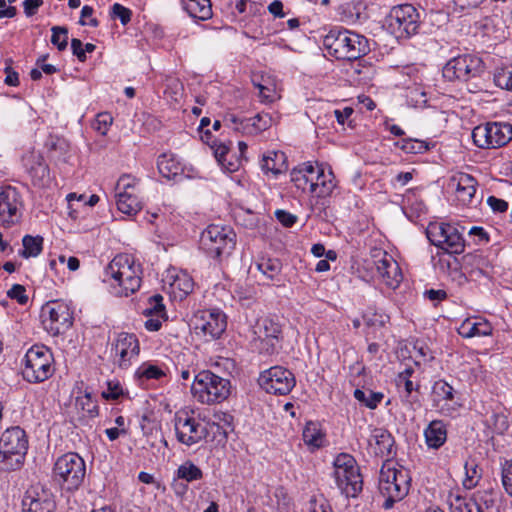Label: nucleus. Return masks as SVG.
Returning a JSON list of instances; mask_svg holds the SVG:
<instances>
[{
    "label": "nucleus",
    "instance_id": "nucleus-21",
    "mask_svg": "<svg viewBox=\"0 0 512 512\" xmlns=\"http://www.w3.org/2000/svg\"><path fill=\"white\" fill-rule=\"evenodd\" d=\"M1 453H21L26 454L28 450V440L25 431L19 426L5 430L0 438Z\"/></svg>",
    "mask_w": 512,
    "mask_h": 512
},
{
    "label": "nucleus",
    "instance_id": "nucleus-18",
    "mask_svg": "<svg viewBox=\"0 0 512 512\" xmlns=\"http://www.w3.org/2000/svg\"><path fill=\"white\" fill-rule=\"evenodd\" d=\"M194 328L211 339L219 338L226 329V317L219 310L202 311L195 316Z\"/></svg>",
    "mask_w": 512,
    "mask_h": 512
},
{
    "label": "nucleus",
    "instance_id": "nucleus-64",
    "mask_svg": "<svg viewBox=\"0 0 512 512\" xmlns=\"http://www.w3.org/2000/svg\"><path fill=\"white\" fill-rule=\"evenodd\" d=\"M502 483L506 492L512 496V461L503 469Z\"/></svg>",
    "mask_w": 512,
    "mask_h": 512
},
{
    "label": "nucleus",
    "instance_id": "nucleus-4",
    "mask_svg": "<svg viewBox=\"0 0 512 512\" xmlns=\"http://www.w3.org/2000/svg\"><path fill=\"white\" fill-rule=\"evenodd\" d=\"M408 490V481L403 471L397 470L390 461L384 462L379 473V491L386 498L383 508H392L395 502L407 495Z\"/></svg>",
    "mask_w": 512,
    "mask_h": 512
},
{
    "label": "nucleus",
    "instance_id": "nucleus-12",
    "mask_svg": "<svg viewBox=\"0 0 512 512\" xmlns=\"http://www.w3.org/2000/svg\"><path fill=\"white\" fill-rule=\"evenodd\" d=\"M253 342L260 353L271 355L280 348L282 327L272 318H259L252 327Z\"/></svg>",
    "mask_w": 512,
    "mask_h": 512
},
{
    "label": "nucleus",
    "instance_id": "nucleus-37",
    "mask_svg": "<svg viewBox=\"0 0 512 512\" xmlns=\"http://www.w3.org/2000/svg\"><path fill=\"white\" fill-rule=\"evenodd\" d=\"M23 250L20 255L24 258L36 257L43 249V238L41 236L25 235L22 239Z\"/></svg>",
    "mask_w": 512,
    "mask_h": 512
},
{
    "label": "nucleus",
    "instance_id": "nucleus-23",
    "mask_svg": "<svg viewBox=\"0 0 512 512\" xmlns=\"http://www.w3.org/2000/svg\"><path fill=\"white\" fill-rule=\"evenodd\" d=\"M24 512H54L55 501L50 493L27 491L22 501Z\"/></svg>",
    "mask_w": 512,
    "mask_h": 512
},
{
    "label": "nucleus",
    "instance_id": "nucleus-63",
    "mask_svg": "<svg viewBox=\"0 0 512 512\" xmlns=\"http://www.w3.org/2000/svg\"><path fill=\"white\" fill-rule=\"evenodd\" d=\"M457 198L463 204H470L476 193V188H456Z\"/></svg>",
    "mask_w": 512,
    "mask_h": 512
},
{
    "label": "nucleus",
    "instance_id": "nucleus-28",
    "mask_svg": "<svg viewBox=\"0 0 512 512\" xmlns=\"http://www.w3.org/2000/svg\"><path fill=\"white\" fill-rule=\"evenodd\" d=\"M273 119L267 113H258L251 118H243L240 122V127H235V130L244 134H258L269 129L272 125Z\"/></svg>",
    "mask_w": 512,
    "mask_h": 512
},
{
    "label": "nucleus",
    "instance_id": "nucleus-14",
    "mask_svg": "<svg viewBox=\"0 0 512 512\" xmlns=\"http://www.w3.org/2000/svg\"><path fill=\"white\" fill-rule=\"evenodd\" d=\"M258 382L267 393L275 395H286L295 386L292 372L281 366H274L263 371Z\"/></svg>",
    "mask_w": 512,
    "mask_h": 512
},
{
    "label": "nucleus",
    "instance_id": "nucleus-29",
    "mask_svg": "<svg viewBox=\"0 0 512 512\" xmlns=\"http://www.w3.org/2000/svg\"><path fill=\"white\" fill-rule=\"evenodd\" d=\"M315 172H317V166L311 162L302 163L291 171V181L298 189L305 191L313 183Z\"/></svg>",
    "mask_w": 512,
    "mask_h": 512
},
{
    "label": "nucleus",
    "instance_id": "nucleus-50",
    "mask_svg": "<svg viewBox=\"0 0 512 512\" xmlns=\"http://www.w3.org/2000/svg\"><path fill=\"white\" fill-rule=\"evenodd\" d=\"M450 183L455 186V188H476L477 186L476 179L471 175L463 172L454 175L451 178Z\"/></svg>",
    "mask_w": 512,
    "mask_h": 512
},
{
    "label": "nucleus",
    "instance_id": "nucleus-44",
    "mask_svg": "<svg viewBox=\"0 0 512 512\" xmlns=\"http://www.w3.org/2000/svg\"><path fill=\"white\" fill-rule=\"evenodd\" d=\"M163 297L160 294H155L149 298L148 307H146L143 310V314L146 317H162L163 319H166V311L165 306L162 303Z\"/></svg>",
    "mask_w": 512,
    "mask_h": 512
},
{
    "label": "nucleus",
    "instance_id": "nucleus-57",
    "mask_svg": "<svg viewBox=\"0 0 512 512\" xmlns=\"http://www.w3.org/2000/svg\"><path fill=\"white\" fill-rule=\"evenodd\" d=\"M388 316L379 314L377 312H365L363 320L367 326H384Z\"/></svg>",
    "mask_w": 512,
    "mask_h": 512
},
{
    "label": "nucleus",
    "instance_id": "nucleus-53",
    "mask_svg": "<svg viewBox=\"0 0 512 512\" xmlns=\"http://www.w3.org/2000/svg\"><path fill=\"white\" fill-rule=\"evenodd\" d=\"M459 263L456 257H439L438 261L435 263L436 269H438L441 273L452 275L453 268L458 267Z\"/></svg>",
    "mask_w": 512,
    "mask_h": 512
},
{
    "label": "nucleus",
    "instance_id": "nucleus-52",
    "mask_svg": "<svg viewBox=\"0 0 512 512\" xmlns=\"http://www.w3.org/2000/svg\"><path fill=\"white\" fill-rule=\"evenodd\" d=\"M113 118L109 113H99L93 124L94 129L101 135H106Z\"/></svg>",
    "mask_w": 512,
    "mask_h": 512
},
{
    "label": "nucleus",
    "instance_id": "nucleus-15",
    "mask_svg": "<svg viewBox=\"0 0 512 512\" xmlns=\"http://www.w3.org/2000/svg\"><path fill=\"white\" fill-rule=\"evenodd\" d=\"M23 202L19 191L12 186L0 187V225L11 227L19 222Z\"/></svg>",
    "mask_w": 512,
    "mask_h": 512
},
{
    "label": "nucleus",
    "instance_id": "nucleus-34",
    "mask_svg": "<svg viewBox=\"0 0 512 512\" xmlns=\"http://www.w3.org/2000/svg\"><path fill=\"white\" fill-rule=\"evenodd\" d=\"M458 333L464 338L488 336L492 333V327L488 322H472L467 319L458 328Z\"/></svg>",
    "mask_w": 512,
    "mask_h": 512
},
{
    "label": "nucleus",
    "instance_id": "nucleus-24",
    "mask_svg": "<svg viewBox=\"0 0 512 512\" xmlns=\"http://www.w3.org/2000/svg\"><path fill=\"white\" fill-rule=\"evenodd\" d=\"M376 270L383 282L390 288H397L402 281V273L397 262L387 253L377 261Z\"/></svg>",
    "mask_w": 512,
    "mask_h": 512
},
{
    "label": "nucleus",
    "instance_id": "nucleus-35",
    "mask_svg": "<svg viewBox=\"0 0 512 512\" xmlns=\"http://www.w3.org/2000/svg\"><path fill=\"white\" fill-rule=\"evenodd\" d=\"M157 166L159 173L169 180L180 175L182 172L180 163L173 157V155L162 154L159 156Z\"/></svg>",
    "mask_w": 512,
    "mask_h": 512
},
{
    "label": "nucleus",
    "instance_id": "nucleus-25",
    "mask_svg": "<svg viewBox=\"0 0 512 512\" xmlns=\"http://www.w3.org/2000/svg\"><path fill=\"white\" fill-rule=\"evenodd\" d=\"M164 282L169 284L172 293L179 299L185 298L194 289L192 277L184 271L169 270Z\"/></svg>",
    "mask_w": 512,
    "mask_h": 512
},
{
    "label": "nucleus",
    "instance_id": "nucleus-1",
    "mask_svg": "<svg viewBox=\"0 0 512 512\" xmlns=\"http://www.w3.org/2000/svg\"><path fill=\"white\" fill-rule=\"evenodd\" d=\"M138 272L139 268L135 267L133 259L127 254H120L106 267L104 282L110 283L117 295L128 296L140 288L141 278Z\"/></svg>",
    "mask_w": 512,
    "mask_h": 512
},
{
    "label": "nucleus",
    "instance_id": "nucleus-56",
    "mask_svg": "<svg viewBox=\"0 0 512 512\" xmlns=\"http://www.w3.org/2000/svg\"><path fill=\"white\" fill-rule=\"evenodd\" d=\"M7 296L11 299H15L21 305H25L28 302L26 289L20 284H14L11 289L8 290Z\"/></svg>",
    "mask_w": 512,
    "mask_h": 512
},
{
    "label": "nucleus",
    "instance_id": "nucleus-41",
    "mask_svg": "<svg viewBox=\"0 0 512 512\" xmlns=\"http://www.w3.org/2000/svg\"><path fill=\"white\" fill-rule=\"evenodd\" d=\"M177 477L178 479H182L187 482H192L202 479L203 472L192 461L188 460L178 467Z\"/></svg>",
    "mask_w": 512,
    "mask_h": 512
},
{
    "label": "nucleus",
    "instance_id": "nucleus-3",
    "mask_svg": "<svg viewBox=\"0 0 512 512\" xmlns=\"http://www.w3.org/2000/svg\"><path fill=\"white\" fill-rule=\"evenodd\" d=\"M231 384L210 371H201L193 381L191 391L195 398L203 404L220 403L230 395Z\"/></svg>",
    "mask_w": 512,
    "mask_h": 512
},
{
    "label": "nucleus",
    "instance_id": "nucleus-49",
    "mask_svg": "<svg viewBox=\"0 0 512 512\" xmlns=\"http://www.w3.org/2000/svg\"><path fill=\"white\" fill-rule=\"evenodd\" d=\"M136 375L140 379H159L165 374L163 370L155 365L144 364L137 369Z\"/></svg>",
    "mask_w": 512,
    "mask_h": 512
},
{
    "label": "nucleus",
    "instance_id": "nucleus-54",
    "mask_svg": "<svg viewBox=\"0 0 512 512\" xmlns=\"http://www.w3.org/2000/svg\"><path fill=\"white\" fill-rule=\"evenodd\" d=\"M229 152V147L226 145V144H223V143H220L219 145H217L215 148H214V154H215V157L217 159V161L223 166L225 167L228 171L232 172V171H235L236 170V166L229 162L227 165H226V155L228 154Z\"/></svg>",
    "mask_w": 512,
    "mask_h": 512
},
{
    "label": "nucleus",
    "instance_id": "nucleus-16",
    "mask_svg": "<svg viewBox=\"0 0 512 512\" xmlns=\"http://www.w3.org/2000/svg\"><path fill=\"white\" fill-rule=\"evenodd\" d=\"M174 427L177 440L186 446L198 444L208 436L207 425L194 417L177 416Z\"/></svg>",
    "mask_w": 512,
    "mask_h": 512
},
{
    "label": "nucleus",
    "instance_id": "nucleus-38",
    "mask_svg": "<svg viewBox=\"0 0 512 512\" xmlns=\"http://www.w3.org/2000/svg\"><path fill=\"white\" fill-rule=\"evenodd\" d=\"M257 269L269 280H275L280 275L282 264L276 258H262L257 263Z\"/></svg>",
    "mask_w": 512,
    "mask_h": 512
},
{
    "label": "nucleus",
    "instance_id": "nucleus-30",
    "mask_svg": "<svg viewBox=\"0 0 512 512\" xmlns=\"http://www.w3.org/2000/svg\"><path fill=\"white\" fill-rule=\"evenodd\" d=\"M482 512H499V493L494 489L479 490L471 497Z\"/></svg>",
    "mask_w": 512,
    "mask_h": 512
},
{
    "label": "nucleus",
    "instance_id": "nucleus-26",
    "mask_svg": "<svg viewBox=\"0 0 512 512\" xmlns=\"http://www.w3.org/2000/svg\"><path fill=\"white\" fill-rule=\"evenodd\" d=\"M317 172L314 176L316 181L310 184V192L315 193L318 197L325 198L330 196L336 187L335 176L331 170L325 172L324 167L321 164L316 163Z\"/></svg>",
    "mask_w": 512,
    "mask_h": 512
},
{
    "label": "nucleus",
    "instance_id": "nucleus-22",
    "mask_svg": "<svg viewBox=\"0 0 512 512\" xmlns=\"http://www.w3.org/2000/svg\"><path fill=\"white\" fill-rule=\"evenodd\" d=\"M23 165L31 176L34 185H45L49 180V168L38 152H29L23 157Z\"/></svg>",
    "mask_w": 512,
    "mask_h": 512
},
{
    "label": "nucleus",
    "instance_id": "nucleus-17",
    "mask_svg": "<svg viewBox=\"0 0 512 512\" xmlns=\"http://www.w3.org/2000/svg\"><path fill=\"white\" fill-rule=\"evenodd\" d=\"M389 25L401 36H411L419 27V14L411 4L393 7L389 14Z\"/></svg>",
    "mask_w": 512,
    "mask_h": 512
},
{
    "label": "nucleus",
    "instance_id": "nucleus-45",
    "mask_svg": "<svg viewBox=\"0 0 512 512\" xmlns=\"http://www.w3.org/2000/svg\"><path fill=\"white\" fill-rule=\"evenodd\" d=\"M464 468H465V478L463 480V486L466 489H472L477 485L478 480L481 477L480 472H479V467L474 462H471V463L466 462Z\"/></svg>",
    "mask_w": 512,
    "mask_h": 512
},
{
    "label": "nucleus",
    "instance_id": "nucleus-59",
    "mask_svg": "<svg viewBox=\"0 0 512 512\" xmlns=\"http://www.w3.org/2000/svg\"><path fill=\"white\" fill-rule=\"evenodd\" d=\"M253 84L255 87L259 89V97L263 101L272 102L275 98V89L273 87H269L267 85L261 84L256 82L255 79H253Z\"/></svg>",
    "mask_w": 512,
    "mask_h": 512
},
{
    "label": "nucleus",
    "instance_id": "nucleus-48",
    "mask_svg": "<svg viewBox=\"0 0 512 512\" xmlns=\"http://www.w3.org/2000/svg\"><path fill=\"white\" fill-rule=\"evenodd\" d=\"M52 37L51 42L57 46L58 50L63 51L68 44V29L62 26H53L51 28Z\"/></svg>",
    "mask_w": 512,
    "mask_h": 512
},
{
    "label": "nucleus",
    "instance_id": "nucleus-7",
    "mask_svg": "<svg viewBox=\"0 0 512 512\" xmlns=\"http://www.w3.org/2000/svg\"><path fill=\"white\" fill-rule=\"evenodd\" d=\"M334 477L338 488L346 497H356L361 491L363 480L355 459L349 454H340L334 461Z\"/></svg>",
    "mask_w": 512,
    "mask_h": 512
},
{
    "label": "nucleus",
    "instance_id": "nucleus-39",
    "mask_svg": "<svg viewBox=\"0 0 512 512\" xmlns=\"http://www.w3.org/2000/svg\"><path fill=\"white\" fill-rule=\"evenodd\" d=\"M354 397L365 407L369 409H376L378 404L383 400L384 394L381 392H374L370 389H356L354 391Z\"/></svg>",
    "mask_w": 512,
    "mask_h": 512
},
{
    "label": "nucleus",
    "instance_id": "nucleus-19",
    "mask_svg": "<svg viewBox=\"0 0 512 512\" xmlns=\"http://www.w3.org/2000/svg\"><path fill=\"white\" fill-rule=\"evenodd\" d=\"M461 269L467 273L471 281H476L482 277H489L492 266L483 252L477 250L462 257Z\"/></svg>",
    "mask_w": 512,
    "mask_h": 512
},
{
    "label": "nucleus",
    "instance_id": "nucleus-6",
    "mask_svg": "<svg viewBox=\"0 0 512 512\" xmlns=\"http://www.w3.org/2000/svg\"><path fill=\"white\" fill-rule=\"evenodd\" d=\"M86 473L84 460L76 453H67L57 459L53 468L54 480L67 491L82 484Z\"/></svg>",
    "mask_w": 512,
    "mask_h": 512
},
{
    "label": "nucleus",
    "instance_id": "nucleus-42",
    "mask_svg": "<svg viewBox=\"0 0 512 512\" xmlns=\"http://www.w3.org/2000/svg\"><path fill=\"white\" fill-rule=\"evenodd\" d=\"M303 440L307 445L314 448H319L322 445L323 434L316 423L309 422L306 424L303 430Z\"/></svg>",
    "mask_w": 512,
    "mask_h": 512
},
{
    "label": "nucleus",
    "instance_id": "nucleus-47",
    "mask_svg": "<svg viewBox=\"0 0 512 512\" xmlns=\"http://www.w3.org/2000/svg\"><path fill=\"white\" fill-rule=\"evenodd\" d=\"M433 394L440 400L452 401L454 389L444 380H438L433 385Z\"/></svg>",
    "mask_w": 512,
    "mask_h": 512
},
{
    "label": "nucleus",
    "instance_id": "nucleus-46",
    "mask_svg": "<svg viewBox=\"0 0 512 512\" xmlns=\"http://www.w3.org/2000/svg\"><path fill=\"white\" fill-rule=\"evenodd\" d=\"M511 77H512L511 66L497 68L494 73V82H495L496 86L500 87L501 89H506V90L512 91Z\"/></svg>",
    "mask_w": 512,
    "mask_h": 512
},
{
    "label": "nucleus",
    "instance_id": "nucleus-40",
    "mask_svg": "<svg viewBox=\"0 0 512 512\" xmlns=\"http://www.w3.org/2000/svg\"><path fill=\"white\" fill-rule=\"evenodd\" d=\"M219 422L213 421L204 423L208 427V434L213 433L214 437L216 435H222L223 438H227L228 431H232V419L233 417L228 414H223L222 416H218Z\"/></svg>",
    "mask_w": 512,
    "mask_h": 512
},
{
    "label": "nucleus",
    "instance_id": "nucleus-2",
    "mask_svg": "<svg viewBox=\"0 0 512 512\" xmlns=\"http://www.w3.org/2000/svg\"><path fill=\"white\" fill-rule=\"evenodd\" d=\"M323 45L337 59L356 60L370 51L367 38L349 30H330Z\"/></svg>",
    "mask_w": 512,
    "mask_h": 512
},
{
    "label": "nucleus",
    "instance_id": "nucleus-10",
    "mask_svg": "<svg viewBox=\"0 0 512 512\" xmlns=\"http://www.w3.org/2000/svg\"><path fill=\"white\" fill-rule=\"evenodd\" d=\"M426 235L431 244L442 249L444 254H461L465 241L459 230L448 223H430Z\"/></svg>",
    "mask_w": 512,
    "mask_h": 512
},
{
    "label": "nucleus",
    "instance_id": "nucleus-31",
    "mask_svg": "<svg viewBox=\"0 0 512 512\" xmlns=\"http://www.w3.org/2000/svg\"><path fill=\"white\" fill-rule=\"evenodd\" d=\"M261 168L265 173L271 172L274 175L286 170V156L281 151H269L263 155Z\"/></svg>",
    "mask_w": 512,
    "mask_h": 512
},
{
    "label": "nucleus",
    "instance_id": "nucleus-27",
    "mask_svg": "<svg viewBox=\"0 0 512 512\" xmlns=\"http://www.w3.org/2000/svg\"><path fill=\"white\" fill-rule=\"evenodd\" d=\"M428 448L439 449L447 440V425L442 420H433L424 430Z\"/></svg>",
    "mask_w": 512,
    "mask_h": 512
},
{
    "label": "nucleus",
    "instance_id": "nucleus-43",
    "mask_svg": "<svg viewBox=\"0 0 512 512\" xmlns=\"http://www.w3.org/2000/svg\"><path fill=\"white\" fill-rule=\"evenodd\" d=\"M451 512H482L474 503L473 499L455 496L450 501Z\"/></svg>",
    "mask_w": 512,
    "mask_h": 512
},
{
    "label": "nucleus",
    "instance_id": "nucleus-51",
    "mask_svg": "<svg viewBox=\"0 0 512 512\" xmlns=\"http://www.w3.org/2000/svg\"><path fill=\"white\" fill-rule=\"evenodd\" d=\"M136 185V179L130 175H122L115 186L116 196L124 195V193H131L130 190L134 189Z\"/></svg>",
    "mask_w": 512,
    "mask_h": 512
},
{
    "label": "nucleus",
    "instance_id": "nucleus-62",
    "mask_svg": "<svg viewBox=\"0 0 512 512\" xmlns=\"http://www.w3.org/2000/svg\"><path fill=\"white\" fill-rule=\"evenodd\" d=\"M12 63V59L6 60V67L4 69V72L6 73V78L4 80L5 84L9 86H18L19 85V76L18 73L15 72L10 64Z\"/></svg>",
    "mask_w": 512,
    "mask_h": 512
},
{
    "label": "nucleus",
    "instance_id": "nucleus-8",
    "mask_svg": "<svg viewBox=\"0 0 512 512\" xmlns=\"http://www.w3.org/2000/svg\"><path fill=\"white\" fill-rule=\"evenodd\" d=\"M52 362V353L47 347H31L25 355L24 379L33 383L45 381L53 374Z\"/></svg>",
    "mask_w": 512,
    "mask_h": 512
},
{
    "label": "nucleus",
    "instance_id": "nucleus-55",
    "mask_svg": "<svg viewBox=\"0 0 512 512\" xmlns=\"http://www.w3.org/2000/svg\"><path fill=\"white\" fill-rule=\"evenodd\" d=\"M131 16V10L119 3H115L111 8V17L119 18L123 25H126L130 22Z\"/></svg>",
    "mask_w": 512,
    "mask_h": 512
},
{
    "label": "nucleus",
    "instance_id": "nucleus-61",
    "mask_svg": "<svg viewBox=\"0 0 512 512\" xmlns=\"http://www.w3.org/2000/svg\"><path fill=\"white\" fill-rule=\"evenodd\" d=\"M275 217L285 227H292L297 221V217L294 214L285 210H276Z\"/></svg>",
    "mask_w": 512,
    "mask_h": 512
},
{
    "label": "nucleus",
    "instance_id": "nucleus-20",
    "mask_svg": "<svg viewBox=\"0 0 512 512\" xmlns=\"http://www.w3.org/2000/svg\"><path fill=\"white\" fill-rule=\"evenodd\" d=\"M116 356H119L118 365L127 368L130 360L137 356L140 351L139 342L134 334L120 333L114 344Z\"/></svg>",
    "mask_w": 512,
    "mask_h": 512
},
{
    "label": "nucleus",
    "instance_id": "nucleus-9",
    "mask_svg": "<svg viewBox=\"0 0 512 512\" xmlns=\"http://www.w3.org/2000/svg\"><path fill=\"white\" fill-rule=\"evenodd\" d=\"M485 72V64L481 58L471 54L460 55L449 60L443 67V77L449 81L468 82L479 79Z\"/></svg>",
    "mask_w": 512,
    "mask_h": 512
},
{
    "label": "nucleus",
    "instance_id": "nucleus-11",
    "mask_svg": "<svg viewBox=\"0 0 512 512\" xmlns=\"http://www.w3.org/2000/svg\"><path fill=\"white\" fill-rule=\"evenodd\" d=\"M472 138L479 148H500L512 140V125L508 122H488L475 127Z\"/></svg>",
    "mask_w": 512,
    "mask_h": 512
},
{
    "label": "nucleus",
    "instance_id": "nucleus-13",
    "mask_svg": "<svg viewBox=\"0 0 512 512\" xmlns=\"http://www.w3.org/2000/svg\"><path fill=\"white\" fill-rule=\"evenodd\" d=\"M42 317L45 328L53 335L63 333L72 325V312L63 301L48 302L42 308Z\"/></svg>",
    "mask_w": 512,
    "mask_h": 512
},
{
    "label": "nucleus",
    "instance_id": "nucleus-33",
    "mask_svg": "<svg viewBox=\"0 0 512 512\" xmlns=\"http://www.w3.org/2000/svg\"><path fill=\"white\" fill-rule=\"evenodd\" d=\"M183 7L194 19L207 20L212 16L210 0H183Z\"/></svg>",
    "mask_w": 512,
    "mask_h": 512
},
{
    "label": "nucleus",
    "instance_id": "nucleus-58",
    "mask_svg": "<svg viewBox=\"0 0 512 512\" xmlns=\"http://www.w3.org/2000/svg\"><path fill=\"white\" fill-rule=\"evenodd\" d=\"M107 386V390L102 392L103 398L116 400L122 395L123 391L118 382L109 381Z\"/></svg>",
    "mask_w": 512,
    "mask_h": 512
},
{
    "label": "nucleus",
    "instance_id": "nucleus-36",
    "mask_svg": "<svg viewBox=\"0 0 512 512\" xmlns=\"http://www.w3.org/2000/svg\"><path fill=\"white\" fill-rule=\"evenodd\" d=\"M117 208L120 212L129 216L136 215L142 209V203L137 195L124 193L117 196Z\"/></svg>",
    "mask_w": 512,
    "mask_h": 512
},
{
    "label": "nucleus",
    "instance_id": "nucleus-32",
    "mask_svg": "<svg viewBox=\"0 0 512 512\" xmlns=\"http://www.w3.org/2000/svg\"><path fill=\"white\" fill-rule=\"evenodd\" d=\"M372 439L375 441L374 452L376 455L390 457L393 454L394 439L387 430L375 429Z\"/></svg>",
    "mask_w": 512,
    "mask_h": 512
},
{
    "label": "nucleus",
    "instance_id": "nucleus-60",
    "mask_svg": "<svg viewBox=\"0 0 512 512\" xmlns=\"http://www.w3.org/2000/svg\"><path fill=\"white\" fill-rule=\"evenodd\" d=\"M77 402L82 406L83 410H86L90 416L97 415V405L92 401L89 393H86L84 397L78 398Z\"/></svg>",
    "mask_w": 512,
    "mask_h": 512
},
{
    "label": "nucleus",
    "instance_id": "nucleus-5",
    "mask_svg": "<svg viewBox=\"0 0 512 512\" xmlns=\"http://www.w3.org/2000/svg\"><path fill=\"white\" fill-rule=\"evenodd\" d=\"M236 245V234L226 226L209 225L201 234L200 247L212 258L228 257Z\"/></svg>",
    "mask_w": 512,
    "mask_h": 512
}]
</instances>
